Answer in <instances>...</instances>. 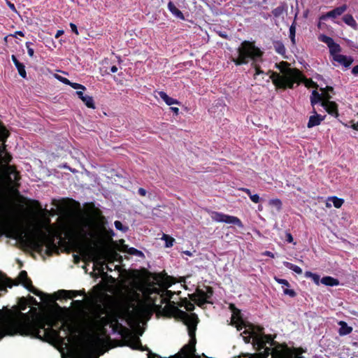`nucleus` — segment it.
<instances>
[{"instance_id": "f257e3e1", "label": "nucleus", "mask_w": 358, "mask_h": 358, "mask_svg": "<svg viewBox=\"0 0 358 358\" xmlns=\"http://www.w3.org/2000/svg\"><path fill=\"white\" fill-rule=\"evenodd\" d=\"M114 320L115 316L108 313L93 316L77 339L74 332L67 335L64 329L59 332L52 329L55 319L50 314L30 320L25 315L10 310H0V324L10 329L9 334L18 333L54 343L62 358H97L108 345L103 327Z\"/></svg>"}, {"instance_id": "f03ea898", "label": "nucleus", "mask_w": 358, "mask_h": 358, "mask_svg": "<svg viewBox=\"0 0 358 358\" xmlns=\"http://www.w3.org/2000/svg\"><path fill=\"white\" fill-rule=\"evenodd\" d=\"M148 284L139 289L142 292L143 299H136L124 305L116 313L115 317L125 320L135 334L141 335V324H144L149 313L152 310L165 316L180 317L187 326L191 337L190 343L184 347L178 355V358H189L194 352V331L197 324V318L193 313L187 314L180 310L176 306V299L173 296L175 291L167 290L175 282L173 280L165 275H152L148 277ZM180 306L186 310H192L194 304L183 299Z\"/></svg>"}, {"instance_id": "7ed1b4c3", "label": "nucleus", "mask_w": 358, "mask_h": 358, "mask_svg": "<svg viewBox=\"0 0 358 358\" xmlns=\"http://www.w3.org/2000/svg\"><path fill=\"white\" fill-rule=\"evenodd\" d=\"M230 308L232 310L231 323L236 327L237 330L245 329L243 334L245 342L249 343L252 338L259 349L264 348V352L250 355L248 358H266L269 354V348L272 345L273 338L268 336L257 335L251 326L246 324L242 318L240 310L235 309L233 305H230Z\"/></svg>"}, {"instance_id": "20e7f679", "label": "nucleus", "mask_w": 358, "mask_h": 358, "mask_svg": "<svg viewBox=\"0 0 358 358\" xmlns=\"http://www.w3.org/2000/svg\"><path fill=\"white\" fill-rule=\"evenodd\" d=\"M280 73H273L271 76L273 83L279 88L291 89L294 85H299L303 80V75L296 69L291 68L287 62L275 64Z\"/></svg>"}, {"instance_id": "39448f33", "label": "nucleus", "mask_w": 358, "mask_h": 358, "mask_svg": "<svg viewBox=\"0 0 358 358\" xmlns=\"http://www.w3.org/2000/svg\"><path fill=\"white\" fill-rule=\"evenodd\" d=\"M48 222V212L41 206H38L33 215L34 231L24 233L22 238L34 248L41 246L44 243V240L40 229L45 227Z\"/></svg>"}, {"instance_id": "423d86ee", "label": "nucleus", "mask_w": 358, "mask_h": 358, "mask_svg": "<svg viewBox=\"0 0 358 358\" xmlns=\"http://www.w3.org/2000/svg\"><path fill=\"white\" fill-rule=\"evenodd\" d=\"M81 255L85 261H92L96 264L111 261L113 254L107 248L100 244L89 245L82 250Z\"/></svg>"}, {"instance_id": "0eeeda50", "label": "nucleus", "mask_w": 358, "mask_h": 358, "mask_svg": "<svg viewBox=\"0 0 358 358\" xmlns=\"http://www.w3.org/2000/svg\"><path fill=\"white\" fill-rule=\"evenodd\" d=\"M262 55L261 50L256 47L253 43L244 41L238 48V56L233 62L236 65L245 64L248 62V59H255Z\"/></svg>"}, {"instance_id": "6e6552de", "label": "nucleus", "mask_w": 358, "mask_h": 358, "mask_svg": "<svg viewBox=\"0 0 358 358\" xmlns=\"http://www.w3.org/2000/svg\"><path fill=\"white\" fill-rule=\"evenodd\" d=\"M303 351L301 348L291 349L284 345H279L271 351L274 358H302Z\"/></svg>"}, {"instance_id": "1a4fd4ad", "label": "nucleus", "mask_w": 358, "mask_h": 358, "mask_svg": "<svg viewBox=\"0 0 358 358\" xmlns=\"http://www.w3.org/2000/svg\"><path fill=\"white\" fill-rule=\"evenodd\" d=\"M160 99L165 103V104L169 107L170 110L173 113L174 115H178L180 113V102L170 96L165 92L161 91L158 92Z\"/></svg>"}, {"instance_id": "9d476101", "label": "nucleus", "mask_w": 358, "mask_h": 358, "mask_svg": "<svg viewBox=\"0 0 358 358\" xmlns=\"http://www.w3.org/2000/svg\"><path fill=\"white\" fill-rule=\"evenodd\" d=\"M8 136V131L0 123V141H3ZM10 160V156L6 151L3 143H0V164L8 163Z\"/></svg>"}, {"instance_id": "9b49d317", "label": "nucleus", "mask_w": 358, "mask_h": 358, "mask_svg": "<svg viewBox=\"0 0 358 358\" xmlns=\"http://www.w3.org/2000/svg\"><path fill=\"white\" fill-rule=\"evenodd\" d=\"M212 295L210 288L198 289L194 294L191 295V299L199 306L208 302V299Z\"/></svg>"}, {"instance_id": "f8f14e48", "label": "nucleus", "mask_w": 358, "mask_h": 358, "mask_svg": "<svg viewBox=\"0 0 358 358\" xmlns=\"http://www.w3.org/2000/svg\"><path fill=\"white\" fill-rule=\"evenodd\" d=\"M322 106L329 114L332 115L336 117L338 116L337 104L334 101H329V96L322 101Z\"/></svg>"}, {"instance_id": "ddd939ff", "label": "nucleus", "mask_w": 358, "mask_h": 358, "mask_svg": "<svg viewBox=\"0 0 358 358\" xmlns=\"http://www.w3.org/2000/svg\"><path fill=\"white\" fill-rule=\"evenodd\" d=\"M86 226L92 236H99L103 229L102 222L99 220L87 222Z\"/></svg>"}, {"instance_id": "4468645a", "label": "nucleus", "mask_w": 358, "mask_h": 358, "mask_svg": "<svg viewBox=\"0 0 358 358\" xmlns=\"http://www.w3.org/2000/svg\"><path fill=\"white\" fill-rule=\"evenodd\" d=\"M78 96L87 108L92 110H94L96 108V104L93 97L86 93V92L79 93Z\"/></svg>"}, {"instance_id": "2eb2a0df", "label": "nucleus", "mask_w": 358, "mask_h": 358, "mask_svg": "<svg viewBox=\"0 0 358 358\" xmlns=\"http://www.w3.org/2000/svg\"><path fill=\"white\" fill-rule=\"evenodd\" d=\"M345 7H341V8H336L335 10L329 12L328 13H327L325 15L322 16L320 18V22L318 23V27L322 28V24H323L322 22L324 20H327V18H330V17H332V18L336 17L341 15L345 11Z\"/></svg>"}, {"instance_id": "dca6fc26", "label": "nucleus", "mask_w": 358, "mask_h": 358, "mask_svg": "<svg viewBox=\"0 0 358 358\" xmlns=\"http://www.w3.org/2000/svg\"><path fill=\"white\" fill-rule=\"evenodd\" d=\"M344 203V199L342 198H339L336 196H332L327 198L326 201V207L331 208L334 207L336 208H340L343 204Z\"/></svg>"}, {"instance_id": "f3484780", "label": "nucleus", "mask_w": 358, "mask_h": 358, "mask_svg": "<svg viewBox=\"0 0 358 358\" xmlns=\"http://www.w3.org/2000/svg\"><path fill=\"white\" fill-rule=\"evenodd\" d=\"M324 120V117L317 114L315 110H313V115L310 116L307 123L308 128H312L315 126L320 125Z\"/></svg>"}, {"instance_id": "a211bd4d", "label": "nucleus", "mask_w": 358, "mask_h": 358, "mask_svg": "<svg viewBox=\"0 0 358 358\" xmlns=\"http://www.w3.org/2000/svg\"><path fill=\"white\" fill-rule=\"evenodd\" d=\"M333 59L345 67H349L353 63V59L351 57L345 56L341 52L333 57Z\"/></svg>"}, {"instance_id": "6ab92c4d", "label": "nucleus", "mask_w": 358, "mask_h": 358, "mask_svg": "<svg viewBox=\"0 0 358 358\" xmlns=\"http://www.w3.org/2000/svg\"><path fill=\"white\" fill-rule=\"evenodd\" d=\"M11 59H12L14 65L15 66L19 75L22 78H27V72H26L25 66H24V64L20 63L14 55H12Z\"/></svg>"}, {"instance_id": "aec40b11", "label": "nucleus", "mask_w": 358, "mask_h": 358, "mask_svg": "<svg viewBox=\"0 0 358 358\" xmlns=\"http://www.w3.org/2000/svg\"><path fill=\"white\" fill-rule=\"evenodd\" d=\"M328 95L325 92L320 94L316 90L312 92V96L310 97V103L313 106L317 103L319 101L322 103V101L326 99Z\"/></svg>"}, {"instance_id": "412c9836", "label": "nucleus", "mask_w": 358, "mask_h": 358, "mask_svg": "<svg viewBox=\"0 0 358 358\" xmlns=\"http://www.w3.org/2000/svg\"><path fill=\"white\" fill-rule=\"evenodd\" d=\"M338 325L340 326L338 334L341 336L348 335L352 331V327L344 321L338 322Z\"/></svg>"}, {"instance_id": "4be33fe9", "label": "nucleus", "mask_w": 358, "mask_h": 358, "mask_svg": "<svg viewBox=\"0 0 358 358\" xmlns=\"http://www.w3.org/2000/svg\"><path fill=\"white\" fill-rule=\"evenodd\" d=\"M222 219L221 222H222L236 224L241 228L243 227L241 221L236 217L225 215V217H222Z\"/></svg>"}, {"instance_id": "5701e85b", "label": "nucleus", "mask_w": 358, "mask_h": 358, "mask_svg": "<svg viewBox=\"0 0 358 358\" xmlns=\"http://www.w3.org/2000/svg\"><path fill=\"white\" fill-rule=\"evenodd\" d=\"M168 9L175 17L182 20H185L182 13L176 8L173 2L170 1L168 3Z\"/></svg>"}, {"instance_id": "b1692460", "label": "nucleus", "mask_w": 358, "mask_h": 358, "mask_svg": "<svg viewBox=\"0 0 358 358\" xmlns=\"http://www.w3.org/2000/svg\"><path fill=\"white\" fill-rule=\"evenodd\" d=\"M127 345L133 349H139L143 350L138 338L134 337L129 338L127 341Z\"/></svg>"}, {"instance_id": "393cba45", "label": "nucleus", "mask_w": 358, "mask_h": 358, "mask_svg": "<svg viewBox=\"0 0 358 358\" xmlns=\"http://www.w3.org/2000/svg\"><path fill=\"white\" fill-rule=\"evenodd\" d=\"M321 282L326 286H331V287L337 286L339 284V282L337 279L334 278L330 276L324 277L321 280Z\"/></svg>"}, {"instance_id": "a878e982", "label": "nucleus", "mask_w": 358, "mask_h": 358, "mask_svg": "<svg viewBox=\"0 0 358 358\" xmlns=\"http://www.w3.org/2000/svg\"><path fill=\"white\" fill-rule=\"evenodd\" d=\"M18 281L21 283L24 287L28 289H30V282L27 279V275L25 271H22L18 276Z\"/></svg>"}, {"instance_id": "bb28decb", "label": "nucleus", "mask_w": 358, "mask_h": 358, "mask_svg": "<svg viewBox=\"0 0 358 358\" xmlns=\"http://www.w3.org/2000/svg\"><path fill=\"white\" fill-rule=\"evenodd\" d=\"M69 85L71 86L75 90L77 96L79 93L85 92L87 91V89L84 85L78 83L70 82V84H69Z\"/></svg>"}, {"instance_id": "cd10ccee", "label": "nucleus", "mask_w": 358, "mask_h": 358, "mask_svg": "<svg viewBox=\"0 0 358 358\" xmlns=\"http://www.w3.org/2000/svg\"><path fill=\"white\" fill-rule=\"evenodd\" d=\"M343 21L348 25L352 27L354 29L357 28V22L351 15H346L343 17Z\"/></svg>"}, {"instance_id": "c85d7f7f", "label": "nucleus", "mask_w": 358, "mask_h": 358, "mask_svg": "<svg viewBox=\"0 0 358 358\" xmlns=\"http://www.w3.org/2000/svg\"><path fill=\"white\" fill-rule=\"evenodd\" d=\"M330 54L331 57H334L337 54L341 52V47L338 44L336 43L335 42L331 44L330 46H329Z\"/></svg>"}, {"instance_id": "c756f323", "label": "nucleus", "mask_w": 358, "mask_h": 358, "mask_svg": "<svg viewBox=\"0 0 358 358\" xmlns=\"http://www.w3.org/2000/svg\"><path fill=\"white\" fill-rule=\"evenodd\" d=\"M284 264L287 267L289 268V269L292 270L294 272H295L297 274H301L302 273V269L296 266V265H294L291 263H289L287 262H284Z\"/></svg>"}, {"instance_id": "7c9ffc66", "label": "nucleus", "mask_w": 358, "mask_h": 358, "mask_svg": "<svg viewBox=\"0 0 358 358\" xmlns=\"http://www.w3.org/2000/svg\"><path fill=\"white\" fill-rule=\"evenodd\" d=\"M269 205L275 210H280L282 206V202L278 199H274L269 201Z\"/></svg>"}, {"instance_id": "2f4dec72", "label": "nucleus", "mask_w": 358, "mask_h": 358, "mask_svg": "<svg viewBox=\"0 0 358 358\" xmlns=\"http://www.w3.org/2000/svg\"><path fill=\"white\" fill-rule=\"evenodd\" d=\"M296 25L292 24L289 27V37L293 44L296 43L295 35H296Z\"/></svg>"}, {"instance_id": "473e14b6", "label": "nucleus", "mask_w": 358, "mask_h": 358, "mask_svg": "<svg viewBox=\"0 0 358 358\" xmlns=\"http://www.w3.org/2000/svg\"><path fill=\"white\" fill-rule=\"evenodd\" d=\"M305 275L306 277L311 278L316 285L320 284V277L318 275L311 273V272H309V271H307V272H306Z\"/></svg>"}, {"instance_id": "72a5a7b5", "label": "nucleus", "mask_w": 358, "mask_h": 358, "mask_svg": "<svg viewBox=\"0 0 358 358\" xmlns=\"http://www.w3.org/2000/svg\"><path fill=\"white\" fill-rule=\"evenodd\" d=\"M284 294L287 295L291 297H294L296 295L295 292L290 288L289 282L287 283V285L285 286V288L283 289Z\"/></svg>"}, {"instance_id": "f704fd0d", "label": "nucleus", "mask_w": 358, "mask_h": 358, "mask_svg": "<svg viewBox=\"0 0 358 358\" xmlns=\"http://www.w3.org/2000/svg\"><path fill=\"white\" fill-rule=\"evenodd\" d=\"M13 285L9 280H0V290H4L6 287H12Z\"/></svg>"}, {"instance_id": "c9c22d12", "label": "nucleus", "mask_w": 358, "mask_h": 358, "mask_svg": "<svg viewBox=\"0 0 358 358\" xmlns=\"http://www.w3.org/2000/svg\"><path fill=\"white\" fill-rule=\"evenodd\" d=\"M319 38L320 41L326 43L328 45V47L334 43V40L331 38H330L327 36H325V35L320 36Z\"/></svg>"}, {"instance_id": "e433bc0d", "label": "nucleus", "mask_w": 358, "mask_h": 358, "mask_svg": "<svg viewBox=\"0 0 358 358\" xmlns=\"http://www.w3.org/2000/svg\"><path fill=\"white\" fill-rule=\"evenodd\" d=\"M301 82H303L305 86L308 88L317 87V85L312 80L306 79L303 76V80H301Z\"/></svg>"}, {"instance_id": "4c0bfd02", "label": "nucleus", "mask_w": 358, "mask_h": 358, "mask_svg": "<svg viewBox=\"0 0 358 358\" xmlns=\"http://www.w3.org/2000/svg\"><path fill=\"white\" fill-rule=\"evenodd\" d=\"M53 77L57 80L58 81H59L60 83L64 84V85H69V84H70V80H68L67 78H64V77H62L61 76H59L57 74H54L53 75Z\"/></svg>"}, {"instance_id": "58836bf2", "label": "nucleus", "mask_w": 358, "mask_h": 358, "mask_svg": "<svg viewBox=\"0 0 358 358\" xmlns=\"http://www.w3.org/2000/svg\"><path fill=\"white\" fill-rule=\"evenodd\" d=\"M277 51L281 54L283 55L285 53V48L283 44L279 43L276 48Z\"/></svg>"}, {"instance_id": "ea45409f", "label": "nucleus", "mask_w": 358, "mask_h": 358, "mask_svg": "<svg viewBox=\"0 0 358 358\" xmlns=\"http://www.w3.org/2000/svg\"><path fill=\"white\" fill-rule=\"evenodd\" d=\"M6 4L7 6L9 7V8L13 11L15 13H16L17 15L20 16V14L17 11L14 4L11 3L10 2H9L8 1H6Z\"/></svg>"}, {"instance_id": "a19ab883", "label": "nucleus", "mask_w": 358, "mask_h": 358, "mask_svg": "<svg viewBox=\"0 0 358 358\" xmlns=\"http://www.w3.org/2000/svg\"><path fill=\"white\" fill-rule=\"evenodd\" d=\"M26 47H27V52H28L29 56L30 57H33L34 54V51L33 48H31L29 46V43H26Z\"/></svg>"}, {"instance_id": "79ce46f5", "label": "nucleus", "mask_w": 358, "mask_h": 358, "mask_svg": "<svg viewBox=\"0 0 358 358\" xmlns=\"http://www.w3.org/2000/svg\"><path fill=\"white\" fill-rule=\"evenodd\" d=\"M164 240L166 241V247H170V246H171V245H173V238H170V239L168 241V239H169L168 236H165V235H164Z\"/></svg>"}, {"instance_id": "37998d69", "label": "nucleus", "mask_w": 358, "mask_h": 358, "mask_svg": "<svg viewBox=\"0 0 358 358\" xmlns=\"http://www.w3.org/2000/svg\"><path fill=\"white\" fill-rule=\"evenodd\" d=\"M250 199L254 202V203H258L260 200V198H259V196L258 194H252V195H250Z\"/></svg>"}, {"instance_id": "c03bdc74", "label": "nucleus", "mask_w": 358, "mask_h": 358, "mask_svg": "<svg viewBox=\"0 0 358 358\" xmlns=\"http://www.w3.org/2000/svg\"><path fill=\"white\" fill-rule=\"evenodd\" d=\"M275 280L278 283V284H280L283 286H285V285H287V280H285V279H278V278H275Z\"/></svg>"}, {"instance_id": "a18cd8bd", "label": "nucleus", "mask_w": 358, "mask_h": 358, "mask_svg": "<svg viewBox=\"0 0 358 358\" xmlns=\"http://www.w3.org/2000/svg\"><path fill=\"white\" fill-rule=\"evenodd\" d=\"M115 226L116 229H117L118 230H120V231L124 230L122 224L119 221L115 222Z\"/></svg>"}, {"instance_id": "49530a36", "label": "nucleus", "mask_w": 358, "mask_h": 358, "mask_svg": "<svg viewBox=\"0 0 358 358\" xmlns=\"http://www.w3.org/2000/svg\"><path fill=\"white\" fill-rule=\"evenodd\" d=\"M70 27L71 28V30L76 34V35H78L79 34V32H78V30L77 29V27L75 24L73 23H71L70 24Z\"/></svg>"}, {"instance_id": "de8ad7c7", "label": "nucleus", "mask_w": 358, "mask_h": 358, "mask_svg": "<svg viewBox=\"0 0 358 358\" xmlns=\"http://www.w3.org/2000/svg\"><path fill=\"white\" fill-rule=\"evenodd\" d=\"M222 217H225V215H223V214H217V215H216V217H215L216 221H217V222H221V220H222Z\"/></svg>"}, {"instance_id": "09e8293b", "label": "nucleus", "mask_w": 358, "mask_h": 358, "mask_svg": "<svg viewBox=\"0 0 358 358\" xmlns=\"http://www.w3.org/2000/svg\"><path fill=\"white\" fill-rule=\"evenodd\" d=\"M64 30L63 29H59V30H57L55 35V38H58L61 35H62L64 34Z\"/></svg>"}, {"instance_id": "8fccbe9b", "label": "nucleus", "mask_w": 358, "mask_h": 358, "mask_svg": "<svg viewBox=\"0 0 358 358\" xmlns=\"http://www.w3.org/2000/svg\"><path fill=\"white\" fill-rule=\"evenodd\" d=\"M352 72L355 75H358V65H356L352 68Z\"/></svg>"}, {"instance_id": "3c124183", "label": "nucleus", "mask_w": 358, "mask_h": 358, "mask_svg": "<svg viewBox=\"0 0 358 358\" xmlns=\"http://www.w3.org/2000/svg\"><path fill=\"white\" fill-rule=\"evenodd\" d=\"M263 255H264L268 256V257H271V258H274V257H275V256H274V255H273L272 252H268V251H266V252H264L263 253Z\"/></svg>"}, {"instance_id": "603ef678", "label": "nucleus", "mask_w": 358, "mask_h": 358, "mask_svg": "<svg viewBox=\"0 0 358 358\" xmlns=\"http://www.w3.org/2000/svg\"><path fill=\"white\" fill-rule=\"evenodd\" d=\"M118 71V68L116 66H113L110 68V72L113 73H117Z\"/></svg>"}, {"instance_id": "864d4df0", "label": "nucleus", "mask_w": 358, "mask_h": 358, "mask_svg": "<svg viewBox=\"0 0 358 358\" xmlns=\"http://www.w3.org/2000/svg\"><path fill=\"white\" fill-rule=\"evenodd\" d=\"M351 127H352V129H353L354 130L358 131V122H357V123H353V124L351 125Z\"/></svg>"}, {"instance_id": "5fc2aeb1", "label": "nucleus", "mask_w": 358, "mask_h": 358, "mask_svg": "<svg viewBox=\"0 0 358 358\" xmlns=\"http://www.w3.org/2000/svg\"><path fill=\"white\" fill-rule=\"evenodd\" d=\"M16 35H19L20 36H24V33L22 31H16L14 33L13 36H16Z\"/></svg>"}, {"instance_id": "6e6d98bb", "label": "nucleus", "mask_w": 358, "mask_h": 358, "mask_svg": "<svg viewBox=\"0 0 358 358\" xmlns=\"http://www.w3.org/2000/svg\"><path fill=\"white\" fill-rule=\"evenodd\" d=\"M287 238H288V241H289V242H292V241H293V237L292 236V235H291V234H288V235H287Z\"/></svg>"}, {"instance_id": "4d7b16f0", "label": "nucleus", "mask_w": 358, "mask_h": 358, "mask_svg": "<svg viewBox=\"0 0 358 358\" xmlns=\"http://www.w3.org/2000/svg\"><path fill=\"white\" fill-rule=\"evenodd\" d=\"M49 41L52 43V46L53 48H55V43L54 42V41L52 39H50Z\"/></svg>"}, {"instance_id": "13d9d810", "label": "nucleus", "mask_w": 358, "mask_h": 358, "mask_svg": "<svg viewBox=\"0 0 358 358\" xmlns=\"http://www.w3.org/2000/svg\"><path fill=\"white\" fill-rule=\"evenodd\" d=\"M8 36H6L4 38H3V41L4 42L6 43L8 42Z\"/></svg>"}, {"instance_id": "bf43d9fd", "label": "nucleus", "mask_w": 358, "mask_h": 358, "mask_svg": "<svg viewBox=\"0 0 358 358\" xmlns=\"http://www.w3.org/2000/svg\"><path fill=\"white\" fill-rule=\"evenodd\" d=\"M327 91L332 90V87H327Z\"/></svg>"}, {"instance_id": "052dcab7", "label": "nucleus", "mask_w": 358, "mask_h": 358, "mask_svg": "<svg viewBox=\"0 0 358 358\" xmlns=\"http://www.w3.org/2000/svg\"><path fill=\"white\" fill-rule=\"evenodd\" d=\"M12 175H13L14 179H16V174H15V173H12Z\"/></svg>"}, {"instance_id": "680f3d73", "label": "nucleus", "mask_w": 358, "mask_h": 358, "mask_svg": "<svg viewBox=\"0 0 358 358\" xmlns=\"http://www.w3.org/2000/svg\"><path fill=\"white\" fill-rule=\"evenodd\" d=\"M141 193H142L143 194H145V191H144V190H141Z\"/></svg>"}, {"instance_id": "e2e57ef3", "label": "nucleus", "mask_w": 358, "mask_h": 358, "mask_svg": "<svg viewBox=\"0 0 358 358\" xmlns=\"http://www.w3.org/2000/svg\"><path fill=\"white\" fill-rule=\"evenodd\" d=\"M149 358H151V357H149Z\"/></svg>"}]
</instances>
